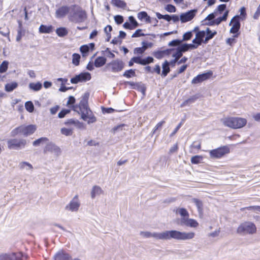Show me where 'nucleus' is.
I'll return each instance as SVG.
<instances>
[{"mask_svg":"<svg viewBox=\"0 0 260 260\" xmlns=\"http://www.w3.org/2000/svg\"><path fill=\"white\" fill-rule=\"evenodd\" d=\"M89 95V94L88 93H85L83 95L82 99L79 105L73 107V110L81 115L82 119H84L85 114H88V112H89V111H90L88 107L87 101Z\"/></svg>","mask_w":260,"mask_h":260,"instance_id":"nucleus-5","label":"nucleus"},{"mask_svg":"<svg viewBox=\"0 0 260 260\" xmlns=\"http://www.w3.org/2000/svg\"><path fill=\"white\" fill-rule=\"evenodd\" d=\"M142 30L141 29H137L132 36V38H137L144 36L145 35L142 32Z\"/></svg>","mask_w":260,"mask_h":260,"instance_id":"nucleus-49","label":"nucleus"},{"mask_svg":"<svg viewBox=\"0 0 260 260\" xmlns=\"http://www.w3.org/2000/svg\"><path fill=\"white\" fill-rule=\"evenodd\" d=\"M56 33L58 36L60 37H63L67 35L68 34V31L66 28L61 27L56 29Z\"/></svg>","mask_w":260,"mask_h":260,"instance_id":"nucleus-28","label":"nucleus"},{"mask_svg":"<svg viewBox=\"0 0 260 260\" xmlns=\"http://www.w3.org/2000/svg\"><path fill=\"white\" fill-rule=\"evenodd\" d=\"M177 48L179 49L182 52H184L188 50V46L186 44H184L178 47Z\"/></svg>","mask_w":260,"mask_h":260,"instance_id":"nucleus-61","label":"nucleus"},{"mask_svg":"<svg viewBox=\"0 0 260 260\" xmlns=\"http://www.w3.org/2000/svg\"><path fill=\"white\" fill-rule=\"evenodd\" d=\"M192 36V32L191 31H188L185 33L183 36V40L187 41L190 40Z\"/></svg>","mask_w":260,"mask_h":260,"instance_id":"nucleus-52","label":"nucleus"},{"mask_svg":"<svg viewBox=\"0 0 260 260\" xmlns=\"http://www.w3.org/2000/svg\"><path fill=\"white\" fill-rule=\"evenodd\" d=\"M115 21L118 24L122 23L123 21V17L120 15L115 16Z\"/></svg>","mask_w":260,"mask_h":260,"instance_id":"nucleus-57","label":"nucleus"},{"mask_svg":"<svg viewBox=\"0 0 260 260\" xmlns=\"http://www.w3.org/2000/svg\"><path fill=\"white\" fill-rule=\"evenodd\" d=\"M9 62L7 61H4L0 65V73H3L6 72L8 68Z\"/></svg>","mask_w":260,"mask_h":260,"instance_id":"nucleus-39","label":"nucleus"},{"mask_svg":"<svg viewBox=\"0 0 260 260\" xmlns=\"http://www.w3.org/2000/svg\"><path fill=\"white\" fill-rule=\"evenodd\" d=\"M49 141L48 139L46 137H41L39 139H37L33 142L32 145L34 146H38L41 144L46 143Z\"/></svg>","mask_w":260,"mask_h":260,"instance_id":"nucleus-30","label":"nucleus"},{"mask_svg":"<svg viewBox=\"0 0 260 260\" xmlns=\"http://www.w3.org/2000/svg\"><path fill=\"white\" fill-rule=\"evenodd\" d=\"M0 260H10V253L1 254Z\"/></svg>","mask_w":260,"mask_h":260,"instance_id":"nucleus-54","label":"nucleus"},{"mask_svg":"<svg viewBox=\"0 0 260 260\" xmlns=\"http://www.w3.org/2000/svg\"><path fill=\"white\" fill-rule=\"evenodd\" d=\"M256 232L255 224L251 221H245L241 223L237 229V233L240 235H253Z\"/></svg>","mask_w":260,"mask_h":260,"instance_id":"nucleus-7","label":"nucleus"},{"mask_svg":"<svg viewBox=\"0 0 260 260\" xmlns=\"http://www.w3.org/2000/svg\"><path fill=\"white\" fill-rule=\"evenodd\" d=\"M191 201L192 202H193L196 204V205L197 207L198 210L199 211L202 210L203 204H202V202L200 200H199L197 199H196V198H193L191 200Z\"/></svg>","mask_w":260,"mask_h":260,"instance_id":"nucleus-38","label":"nucleus"},{"mask_svg":"<svg viewBox=\"0 0 260 260\" xmlns=\"http://www.w3.org/2000/svg\"><path fill=\"white\" fill-rule=\"evenodd\" d=\"M165 123V121L164 120H162L161 121H160L159 122H158L156 125V126L154 127L153 130V134H155L156 131L157 130H158V129H160L161 128V126H162V125Z\"/></svg>","mask_w":260,"mask_h":260,"instance_id":"nucleus-51","label":"nucleus"},{"mask_svg":"<svg viewBox=\"0 0 260 260\" xmlns=\"http://www.w3.org/2000/svg\"><path fill=\"white\" fill-rule=\"evenodd\" d=\"M142 58L140 56L133 57V61L135 62L136 63H138L142 65Z\"/></svg>","mask_w":260,"mask_h":260,"instance_id":"nucleus-62","label":"nucleus"},{"mask_svg":"<svg viewBox=\"0 0 260 260\" xmlns=\"http://www.w3.org/2000/svg\"><path fill=\"white\" fill-rule=\"evenodd\" d=\"M29 87L30 89L37 91L40 90L42 88V85L40 82H37L36 83H30L29 84Z\"/></svg>","mask_w":260,"mask_h":260,"instance_id":"nucleus-31","label":"nucleus"},{"mask_svg":"<svg viewBox=\"0 0 260 260\" xmlns=\"http://www.w3.org/2000/svg\"><path fill=\"white\" fill-rule=\"evenodd\" d=\"M70 112V110L69 109H63L61 110L58 114V116L59 118H63L66 115L69 113Z\"/></svg>","mask_w":260,"mask_h":260,"instance_id":"nucleus-50","label":"nucleus"},{"mask_svg":"<svg viewBox=\"0 0 260 260\" xmlns=\"http://www.w3.org/2000/svg\"><path fill=\"white\" fill-rule=\"evenodd\" d=\"M102 112L104 114L112 113L114 112V109L112 108H104L102 107Z\"/></svg>","mask_w":260,"mask_h":260,"instance_id":"nucleus-55","label":"nucleus"},{"mask_svg":"<svg viewBox=\"0 0 260 260\" xmlns=\"http://www.w3.org/2000/svg\"><path fill=\"white\" fill-rule=\"evenodd\" d=\"M80 55L77 53H74L72 55V63L76 66L79 64Z\"/></svg>","mask_w":260,"mask_h":260,"instance_id":"nucleus-35","label":"nucleus"},{"mask_svg":"<svg viewBox=\"0 0 260 260\" xmlns=\"http://www.w3.org/2000/svg\"><path fill=\"white\" fill-rule=\"evenodd\" d=\"M212 75L213 72L211 71H209L207 73L198 75L192 80L191 83L193 84H196L201 83L209 79L212 76Z\"/></svg>","mask_w":260,"mask_h":260,"instance_id":"nucleus-13","label":"nucleus"},{"mask_svg":"<svg viewBox=\"0 0 260 260\" xmlns=\"http://www.w3.org/2000/svg\"><path fill=\"white\" fill-rule=\"evenodd\" d=\"M178 147L177 144H174L169 150V153L172 154L178 150Z\"/></svg>","mask_w":260,"mask_h":260,"instance_id":"nucleus-63","label":"nucleus"},{"mask_svg":"<svg viewBox=\"0 0 260 260\" xmlns=\"http://www.w3.org/2000/svg\"><path fill=\"white\" fill-rule=\"evenodd\" d=\"M102 193V188L99 186L95 185L92 187L91 192V197L92 199H94L96 196H99Z\"/></svg>","mask_w":260,"mask_h":260,"instance_id":"nucleus-22","label":"nucleus"},{"mask_svg":"<svg viewBox=\"0 0 260 260\" xmlns=\"http://www.w3.org/2000/svg\"><path fill=\"white\" fill-rule=\"evenodd\" d=\"M112 30V27L111 25H108L104 28V31L106 34L105 40L107 42H109L111 39V31Z\"/></svg>","mask_w":260,"mask_h":260,"instance_id":"nucleus-29","label":"nucleus"},{"mask_svg":"<svg viewBox=\"0 0 260 260\" xmlns=\"http://www.w3.org/2000/svg\"><path fill=\"white\" fill-rule=\"evenodd\" d=\"M115 6L119 8H123L125 7L126 4L121 0H115Z\"/></svg>","mask_w":260,"mask_h":260,"instance_id":"nucleus-47","label":"nucleus"},{"mask_svg":"<svg viewBox=\"0 0 260 260\" xmlns=\"http://www.w3.org/2000/svg\"><path fill=\"white\" fill-rule=\"evenodd\" d=\"M61 133L66 136H71L73 134V131L70 128H62L60 129Z\"/></svg>","mask_w":260,"mask_h":260,"instance_id":"nucleus-42","label":"nucleus"},{"mask_svg":"<svg viewBox=\"0 0 260 260\" xmlns=\"http://www.w3.org/2000/svg\"><path fill=\"white\" fill-rule=\"evenodd\" d=\"M230 150L228 146H223L209 151L210 157L211 158L218 159L229 153Z\"/></svg>","mask_w":260,"mask_h":260,"instance_id":"nucleus-9","label":"nucleus"},{"mask_svg":"<svg viewBox=\"0 0 260 260\" xmlns=\"http://www.w3.org/2000/svg\"><path fill=\"white\" fill-rule=\"evenodd\" d=\"M91 78V74L89 73L83 72L72 78L70 81L72 84H77L80 82H85L89 81Z\"/></svg>","mask_w":260,"mask_h":260,"instance_id":"nucleus-11","label":"nucleus"},{"mask_svg":"<svg viewBox=\"0 0 260 260\" xmlns=\"http://www.w3.org/2000/svg\"><path fill=\"white\" fill-rule=\"evenodd\" d=\"M129 20L131 22V23L134 25L133 27L134 28L138 26V23L134 18L133 16H129Z\"/></svg>","mask_w":260,"mask_h":260,"instance_id":"nucleus-60","label":"nucleus"},{"mask_svg":"<svg viewBox=\"0 0 260 260\" xmlns=\"http://www.w3.org/2000/svg\"><path fill=\"white\" fill-rule=\"evenodd\" d=\"M52 25H45L42 24L39 27V32L42 34H50L52 31Z\"/></svg>","mask_w":260,"mask_h":260,"instance_id":"nucleus-19","label":"nucleus"},{"mask_svg":"<svg viewBox=\"0 0 260 260\" xmlns=\"http://www.w3.org/2000/svg\"><path fill=\"white\" fill-rule=\"evenodd\" d=\"M216 16H217V12L214 11L213 13H211L209 15H208L207 16V17L206 18L205 20H212Z\"/></svg>","mask_w":260,"mask_h":260,"instance_id":"nucleus-59","label":"nucleus"},{"mask_svg":"<svg viewBox=\"0 0 260 260\" xmlns=\"http://www.w3.org/2000/svg\"><path fill=\"white\" fill-rule=\"evenodd\" d=\"M26 110L29 112H33L34 110V106L31 101L26 102L25 104Z\"/></svg>","mask_w":260,"mask_h":260,"instance_id":"nucleus-40","label":"nucleus"},{"mask_svg":"<svg viewBox=\"0 0 260 260\" xmlns=\"http://www.w3.org/2000/svg\"><path fill=\"white\" fill-rule=\"evenodd\" d=\"M18 86V84L16 82L7 83L5 85V89L7 92H11Z\"/></svg>","mask_w":260,"mask_h":260,"instance_id":"nucleus-25","label":"nucleus"},{"mask_svg":"<svg viewBox=\"0 0 260 260\" xmlns=\"http://www.w3.org/2000/svg\"><path fill=\"white\" fill-rule=\"evenodd\" d=\"M145 51L142 47H137L134 49V53L135 54H142Z\"/></svg>","mask_w":260,"mask_h":260,"instance_id":"nucleus-58","label":"nucleus"},{"mask_svg":"<svg viewBox=\"0 0 260 260\" xmlns=\"http://www.w3.org/2000/svg\"><path fill=\"white\" fill-rule=\"evenodd\" d=\"M248 210H251L253 211H257L260 212V206H252L246 208Z\"/></svg>","mask_w":260,"mask_h":260,"instance_id":"nucleus-64","label":"nucleus"},{"mask_svg":"<svg viewBox=\"0 0 260 260\" xmlns=\"http://www.w3.org/2000/svg\"><path fill=\"white\" fill-rule=\"evenodd\" d=\"M229 14V11L226 10L224 13L223 16L222 17H219L216 19L210 22L208 24L210 25H213L214 24L218 25L222 21H225L227 19L228 16Z\"/></svg>","mask_w":260,"mask_h":260,"instance_id":"nucleus-18","label":"nucleus"},{"mask_svg":"<svg viewBox=\"0 0 260 260\" xmlns=\"http://www.w3.org/2000/svg\"><path fill=\"white\" fill-rule=\"evenodd\" d=\"M226 9V5L225 4H221L219 5L215 12H217V15L219 14H221L223 11H224Z\"/></svg>","mask_w":260,"mask_h":260,"instance_id":"nucleus-44","label":"nucleus"},{"mask_svg":"<svg viewBox=\"0 0 260 260\" xmlns=\"http://www.w3.org/2000/svg\"><path fill=\"white\" fill-rule=\"evenodd\" d=\"M203 157L201 155H196L191 158V162L193 164H198L202 162Z\"/></svg>","mask_w":260,"mask_h":260,"instance_id":"nucleus-34","label":"nucleus"},{"mask_svg":"<svg viewBox=\"0 0 260 260\" xmlns=\"http://www.w3.org/2000/svg\"><path fill=\"white\" fill-rule=\"evenodd\" d=\"M162 71L161 76L163 77H166L167 74L169 73L170 70L169 68V63L167 60H166L162 66Z\"/></svg>","mask_w":260,"mask_h":260,"instance_id":"nucleus-26","label":"nucleus"},{"mask_svg":"<svg viewBox=\"0 0 260 260\" xmlns=\"http://www.w3.org/2000/svg\"><path fill=\"white\" fill-rule=\"evenodd\" d=\"M206 32L207 33V36L209 37L211 39H212L214 37V36L217 34V32L216 31L212 32L209 28H207Z\"/></svg>","mask_w":260,"mask_h":260,"instance_id":"nucleus-53","label":"nucleus"},{"mask_svg":"<svg viewBox=\"0 0 260 260\" xmlns=\"http://www.w3.org/2000/svg\"><path fill=\"white\" fill-rule=\"evenodd\" d=\"M18 167L20 170H32V166L26 161H22L19 164Z\"/></svg>","mask_w":260,"mask_h":260,"instance_id":"nucleus-23","label":"nucleus"},{"mask_svg":"<svg viewBox=\"0 0 260 260\" xmlns=\"http://www.w3.org/2000/svg\"><path fill=\"white\" fill-rule=\"evenodd\" d=\"M206 34L205 31H198L196 35V37L202 42L203 41V38H204Z\"/></svg>","mask_w":260,"mask_h":260,"instance_id":"nucleus-45","label":"nucleus"},{"mask_svg":"<svg viewBox=\"0 0 260 260\" xmlns=\"http://www.w3.org/2000/svg\"><path fill=\"white\" fill-rule=\"evenodd\" d=\"M10 260H23V254L20 252L10 253Z\"/></svg>","mask_w":260,"mask_h":260,"instance_id":"nucleus-27","label":"nucleus"},{"mask_svg":"<svg viewBox=\"0 0 260 260\" xmlns=\"http://www.w3.org/2000/svg\"><path fill=\"white\" fill-rule=\"evenodd\" d=\"M138 18L141 20L145 19L146 22H150V17L145 12H141L138 14Z\"/></svg>","mask_w":260,"mask_h":260,"instance_id":"nucleus-32","label":"nucleus"},{"mask_svg":"<svg viewBox=\"0 0 260 260\" xmlns=\"http://www.w3.org/2000/svg\"><path fill=\"white\" fill-rule=\"evenodd\" d=\"M106 61V59L104 57H97L94 62L95 67L100 68L104 66Z\"/></svg>","mask_w":260,"mask_h":260,"instance_id":"nucleus-24","label":"nucleus"},{"mask_svg":"<svg viewBox=\"0 0 260 260\" xmlns=\"http://www.w3.org/2000/svg\"><path fill=\"white\" fill-rule=\"evenodd\" d=\"M123 76H124L126 78H128L136 76V73H135V70L130 69V70L125 71L123 74Z\"/></svg>","mask_w":260,"mask_h":260,"instance_id":"nucleus-37","label":"nucleus"},{"mask_svg":"<svg viewBox=\"0 0 260 260\" xmlns=\"http://www.w3.org/2000/svg\"><path fill=\"white\" fill-rule=\"evenodd\" d=\"M223 125L232 128H239L246 124L247 121L242 118L227 117L221 119Z\"/></svg>","mask_w":260,"mask_h":260,"instance_id":"nucleus-4","label":"nucleus"},{"mask_svg":"<svg viewBox=\"0 0 260 260\" xmlns=\"http://www.w3.org/2000/svg\"><path fill=\"white\" fill-rule=\"evenodd\" d=\"M199 98V96L198 95V94H196V95H194L192 96H191L190 98H189V99H188L187 100L184 101L181 105V107H183L186 105H188L190 104H192L194 102H195V101L196 100H197Z\"/></svg>","mask_w":260,"mask_h":260,"instance_id":"nucleus-21","label":"nucleus"},{"mask_svg":"<svg viewBox=\"0 0 260 260\" xmlns=\"http://www.w3.org/2000/svg\"><path fill=\"white\" fill-rule=\"evenodd\" d=\"M87 18L86 12L78 5H71V10L68 15L70 21L79 23L84 22Z\"/></svg>","mask_w":260,"mask_h":260,"instance_id":"nucleus-3","label":"nucleus"},{"mask_svg":"<svg viewBox=\"0 0 260 260\" xmlns=\"http://www.w3.org/2000/svg\"><path fill=\"white\" fill-rule=\"evenodd\" d=\"M124 67V63L119 60L115 61V70L121 71Z\"/></svg>","mask_w":260,"mask_h":260,"instance_id":"nucleus-41","label":"nucleus"},{"mask_svg":"<svg viewBox=\"0 0 260 260\" xmlns=\"http://www.w3.org/2000/svg\"><path fill=\"white\" fill-rule=\"evenodd\" d=\"M140 235L144 238L153 237L158 240L185 241L194 238L195 233L193 232H181L177 230L165 231L162 232H141Z\"/></svg>","mask_w":260,"mask_h":260,"instance_id":"nucleus-1","label":"nucleus"},{"mask_svg":"<svg viewBox=\"0 0 260 260\" xmlns=\"http://www.w3.org/2000/svg\"><path fill=\"white\" fill-rule=\"evenodd\" d=\"M80 202L78 195H76L65 207L66 210L76 212L79 210L80 206Z\"/></svg>","mask_w":260,"mask_h":260,"instance_id":"nucleus-10","label":"nucleus"},{"mask_svg":"<svg viewBox=\"0 0 260 260\" xmlns=\"http://www.w3.org/2000/svg\"><path fill=\"white\" fill-rule=\"evenodd\" d=\"M238 18V16H235L231 21L230 25H231L232 23H233V26L230 29L231 33L235 34L239 31L240 27V23Z\"/></svg>","mask_w":260,"mask_h":260,"instance_id":"nucleus-17","label":"nucleus"},{"mask_svg":"<svg viewBox=\"0 0 260 260\" xmlns=\"http://www.w3.org/2000/svg\"><path fill=\"white\" fill-rule=\"evenodd\" d=\"M182 41H180L179 40H174L172 41H171L169 43V46H176L179 45L181 43Z\"/></svg>","mask_w":260,"mask_h":260,"instance_id":"nucleus-56","label":"nucleus"},{"mask_svg":"<svg viewBox=\"0 0 260 260\" xmlns=\"http://www.w3.org/2000/svg\"><path fill=\"white\" fill-rule=\"evenodd\" d=\"M44 151L46 152L47 151L51 152L54 153L56 155H60L61 150L59 147L53 144V143H48L44 148Z\"/></svg>","mask_w":260,"mask_h":260,"instance_id":"nucleus-15","label":"nucleus"},{"mask_svg":"<svg viewBox=\"0 0 260 260\" xmlns=\"http://www.w3.org/2000/svg\"><path fill=\"white\" fill-rule=\"evenodd\" d=\"M103 54L109 58H113L114 57V53L109 48H106L105 50L102 51Z\"/></svg>","mask_w":260,"mask_h":260,"instance_id":"nucleus-36","label":"nucleus"},{"mask_svg":"<svg viewBox=\"0 0 260 260\" xmlns=\"http://www.w3.org/2000/svg\"><path fill=\"white\" fill-rule=\"evenodd\" d=\"M165 10L169 12H175L176 11V9L175 7L172 5L168 4L167 5L165 8Z\"/></svg>","mask_w":260,"mask_h":260,"instance_id":"nucleus-48","label":"nucleus"},{"mask_svg":"<svg viewBox=\"0 0 260 260\" xmlns=\"http://www.w3.org/2000/svg\"><path fill=\"white\" fill-rule=\"evenodd\" d=\"M197 12V10L194 9L181 14L180 17L181 22L185 23L191 20L196 15Z\"/></svg>","mask_w":260,"mask_h":260,"instance_id":"nucleus-14","label":"nucleus"},{"mask_svg":"<svg viewBox=\"0 0 260 260\" xmlns=\"http://www.w3.org/2000/svg\"><path fill=\"white\" fill-rule=\"evenodd\" d=\"M36 129L37 126L36 125H22L13 129L11 132V135L12 137H15L17 135L21 134L23 136L27 137L34 134Z\"/></svg>","mask_w":260,"mask_h":260,"instance_id":"nucleus-6","label":"nucleus"},{"mask_svg":"<svg viewBox=\"0 0 260 260\" xmlns=\"http://www.w3.org/2000/svg\"><path fill=\"white\" fill-rule=\"evenodd\" d=\"M182 52L178 48L176 49V52L173 54V56L175 57L174 62H175L182 56Z\"/></svg>","mask_w":260,"mask_h":260,"instance_id":"nucleus-43","label":"nucleus"},{"mask_svg":"<svg viewBox=\"0 0 260 260\" xmlns=\"http://www.w3.org/2000/svg\"><path fill=\"white\" fill-rule=\"evenodd\" d=\"M176 214L181 216L177 220V223L180 226H186L192 228H197L199 226L198 221L192 218H189V214L187 210L184 208H176L174 210Z\"/></svg>","mask_w":260,"mask_h":260,"instance_id":"nucleus-2","label":"nucleus"},{"mask_svg":"<svg viewBox=\"0 0 260 260\" xmlns=\"http://www.w3.org/2000/svg\"><path fill=\"white\" fill-rule=\"evenodd\" d=\"M71 6H62L56 9L55 13V16L57 19L64 18L67 14L69 15Z\"/></svg>","mask_w":260,"mask_h":260,"instance_id":"nucleus-12","label":"nucleus"},{"mask_svg":"<svg viewBox=\"0 0 260 260\" xmlns=\"http://www.w3.org/2000/svg\"><path fill=\"white\" fill-rule=\"evenodd\" d=\"M153 58L152 57H147L145 58H142V65L145 66L153 61Z\"/></svg>","mask_w":260,"mask_h":260,"instance_id":"nucleus-46","label":"nucleus"},{"mask_svg":"<svg viewBox=\"0 0 260 260\" xmlns=\"http://www.w3.org/2000/svg\"><path fill=\"white\" fill-rule=\"evenodd\" d=\"M26 140L23 139H10L7 141L8 148L10 150H20L25 148Z\"/></svg>","mask_w":260,"mask_h":260,"instance_id":"nucleus-8","label":"nucleus"},{"mask_svg":"<svg viewBox=\"0 0 260 260\" xmlns=\"http://www.w3.org/2000/svg\"><path fill=\"white\" fill-rule=\"evenodd\" d=\"M89 50V46L87 45H82L80 48V50L82 54L83 57H86L88 55Z\"/></svg>","mask_w":260,"mask_h":260,"instance_id":"nucleus-33","label":"nucleus"},{"mask_svg":"<svg viewBox=\"0 0 260 260\" xmlns=\"http://www.w3.org/2000/svg\"><path fill=\"white\" fill-rule=\"evenodd\" d=\"M82 119L84 121H87L88 124L93 123L96 120L95 117L93 115L91 110L89 111V112H88V114H85L84 119Z\"/></svg>","mask_w":260,"mask_h":260,"instance_id":"nucleus-20","label":"nucleus"},{"mask_svg":"<svg viewBox=\"0 0 260 260\" xmlns=\"http://www.w3.org/2000/svg\"><path fill=\"white\" fill-rule=\"evenodd\" d=\"M70 254L62 250L57 251L53 256L54 260H71Z\"/></svg>","mask_w":260,"mask_h":260,"instance_id":"nucleus-16","label":"nucleus"}]
</instances>
